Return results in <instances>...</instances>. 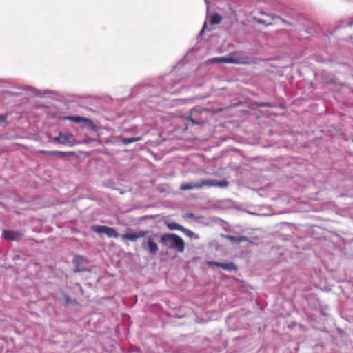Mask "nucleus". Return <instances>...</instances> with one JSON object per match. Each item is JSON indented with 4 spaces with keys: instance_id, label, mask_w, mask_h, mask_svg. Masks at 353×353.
I'll use <instances>...</instances> for the list:
<instances>
[{
    "instance_id": "f257e3e1",
    "label": "nucleus",
    "mask_w": 353,
    "mask_h": 353,
    "mask_svg": "<svg viewBox=\"0 0 353 353\" xmlns=\"http://www.w3.org/2000/svg\"><path fill=\"white\" fill-rule=\"evenodd\" d=\"M159 243L163 247L176 250L178 252H183L185 244L183 239L176 234L165 233L159 239Z\"/></svg>"
},
{
    "instance_id": "f03ea898",
    "label": "nucleus",
    "mask_w": 353,
    "mask_h": 353,
    "mask_svg": "<svg viewBox=\"0 0 353 353\" xmlns=\"http://www.w3.org/2000/svg\"><path fill=\"white\" fill-rule=\"evenodd\" d=\"M210 63H228L232 64L249 65L254 63L244 52H234L226 57H218L212 59Z\"/></svg>"
},
{
    "instance_id": "7ed1b4c3",
    "label": "nucleus",
    "mask_w": 353,
    "mask_h": 353,
    "mask_svg": "<svg viewBox=\"0 0 353 353\" xmlns=\"http://www.w3.org/2000/svg\"><path fill=\"white\" fill-rule=\"evenodd\" d=\"M228 186V181L226 179L218 181L214 179H203L195 183H182L180 186L181 190H189L192 189H201L204 187H219L221 188H226Z\"/></svg>"
},
{
    "instance_id": "20e7f679",
    "label": "nucleus",
    "mask_w": 353,
    "mask_h": 353,
    "mask_svg": "<svg viewBox=\"0 0 353 353\" xmlns=\"http://www.w3.org/2000/svg\"><path fill=\"white\" fill-rule=\"evenodd\" d=\"M50 142H55L58 143L62 145L65 144H70L73 145L75 142L74 139H73V136L70 133H65L62 134L61 132L59 133V135L54 137H50L49 139Z\"/></svg>"
},
{
    "instance_id": "39448f33",
    "label": "nucleus",
    "mask_w": 353,
    "mask_h": 353,
    "mask_svg": "<svg viewBox=\"0 0 353 353\" xmlns=\"http://www.w3.org/2000/svg\"><path fill=\"white\" fill-rule=\"evenodd\" d=\"M92 230L96 233H104L109 238H117L119 236V233L115 229L108 226L93 225Z\"/></svg>"
},
{
    "instance_id": "423d86ee",
    "label": "nucleus",
    "mask_w": 353,
    "mask_h": 353,
    "mask_svg": "<svg viewBox=\"0 0 353 353\" xmlns=\"http://www.w3.org/2000/svg\"><path fill=\"white\" fill-rule=\"evenodd\" d=\"M65 119L69 120L75 123L83 122L85 125L91 130H96L97 127L94 123L89 119L84 118L79 116H68L65 117Z\"/></svg>"
},
{
    "instance_id": "0eeeda50",
    "label": "nucleus",
    "mask_w": 353,
    "mask_h": 353,
    "mask_svg": "<svg viewBox=\"0 0 353 353\" xmlns=\"http://www.w3.org/2000/svg\"><path fill=\"white\" fill-rule=\"evenodd\" d=\"M141 246L152 255L156 254L159 250V247L152 236H148L147 241H143Z\"/></svg>"
},
{
    "instance_id": "6e6552de",
    "label": "nucleus",
    "mask_w": 353,
    "mask_h": 353,
    "mask_svg": "<svg viewBox=\"0 0 353 353\" xmlns=\"http://www.w3.org/2000/svg\"><path fill=\"white\" fill-rule=\"evenodd\" d=\"M148 233V230H139L137 233H125L121 236V239L135 242L138 239L146 236Z\"/></svg>"
},
{
    "instance_id": "1a4fd4ad",
    "label": "nucleus",
    "mask_w": 353,
    "mask_h": 353,
    "mask_svg": "<svg viewBox=\"0 0 353 353\" xmlns=\"http://www.w3.org/2000/svg\"><path fill=\"white\" fill-rule=\"evenodd\" d=\"M3 234L5 239L10 241L19 240L23 236L22 232L13 230H3Z\"/></svg>"
},
{
    "instance_id": "9d476101",
    "label": "nucleus",
    "mask_w": 353,
    "mask_h": 353,
    "mask_svg": "<svg viewBox=\"0 0 353 353\" xmlns=\"http://www.w3.org/2000/svg\"><path fill=\"white\" fill-rule=\"evenodd\" d=\"M210 265H214L217 267L221 268L223 270H228V271H236L237 270V267L234 263H219V262H210Z\"/></svg>"
},
{
    "instance_id": "9b49d317",
    "label": "nucleus",
    "mask_w": 353,
    "mask_h": 353,
    "mask_svg": "<svg viewBox=\"0 0 353 353\" xmlns=\"http://www.w3.org/2000/svg\"><path fill=\"white\" fill-rule=\"evenodd\" d=\"M83 261V258L81 256L76 255L73 259V263L75 264V272H80V264Z\"/></svg>"
},
{
    "instance_id": "f8f14e48",
    "label": "nucleus",
    "mask_w": 353,
    "mask_h": 353,
    "mask_svg": "<svg viewBox=\"0 0 353 353\" xmlns=\"http://www.w3.org/2000/svg\"><path fill=\"white\" fill-rule=\"evenodd\" d=\"M141 139H142V138L141 137H132V138H123L121 139V142L124 145H128V144L133 143V142L141 141Z\"/></svg>"
},
{
    "instance_id": "ddd939ff",
    "label": "nucleus",
    "mask_w": 353,
    "mask_h": 353,
    "mask_svg": "<svg viewBox=\"0 0 353 353\" xmlns=\"http://www.w3.org/2000/svg\"><path fill=\"white\" fill-rule=\"evenodd\" d=\"M222 21V17L219 14H214L210 20V24H220Z\"/></svg>"
},
{
    "instance_id": "4468645a",
    "label": "nucleus",
    "mask_w": 353,
    "mask_h": 353,
    "mask_svg": "<svg viewBox=\"0 0 353 353\" xmlns=\"http://www.w3.org/2000/svg\"><path fill=\"white\" fill-rule=\"evenodd\" d=\"M167 227L168 228H169L170 230H181L182 228H183V226L179 223H169L167 224Z\"/></svg>"
},
{
    "instance_id": "2eb2a0df",
    "label": "nucleus",
    "mask_w": 353,
    "mask_h": 353,
    "mask_svg": "<svg viewBox=\"0 0 353 353\" xmlns=\"http://www.w3.org/2000/svg\"><path fill=\"white\" fill-rule=\"evenodd\" d=\"M228 239H230L232 241H236L238 243L245 241L248 240V238L246 236H239L238 238H236V237L232 236H229Z\"/></svg>"
},
{
    "instance_id": "dca6fc26",
    "label": "nucleus",
    "mask_w": 353,
    "mask_h": 353,
    "mask_svg": "<svg viewBox=\"0 0 353 353\" xmlns=\"http://www.w3.org/2000/svg\"><path fill=\"white\" fill-rule=\"evenodd\" d=\"M67 152H61V151H51L50 155H56L61 157H65L67 155Z\"/></svg>"
},
{
    "instance_id": "f3484780",
    "label": "nucleus",
    "mask_w": 353,
    "mask_h": 353,
    "mask_svg": "<svg viewBox=\"0 0 353 353\" xmlns=\"http://www.w3.org/2000/svg\"><path fill=\"white\" fill-rule=\"evenodd\" d=\"M181 231L189 237H192L194 236V232L192 231L185 228L183 226Z\"/></svg>"
},
{
    "instance_id": "a211bd4d",
    "label": "nucleus",
    "mask_w": 353,
    "mask_h": 353,
    "mask_svg": "<svg viewBox=\"0 0 353 353\" xmlns=\"http://www.w3.org/2000/svg\"><path fill=\"white\" fill-rule=\"evenodd\" d=\"M260 107H270V105L268 103H261L259 105Z\"/></svg>"
},
{
    "instance_id": "6ab92c4d",
    "label": "nucleus",
    "mask_w": 353,
    "mask_h": 353,
    "mask_svg": "<svg viewBox=\"0 0 353 353\" xmlns=\"http://www.w3.org/2000/svg\"><path fill=\"white\" fill-rule=\"evenodd\" d=\"M207 28V23L205 22L204 24H203V28L201 31V34H203V32L206 30Z\"/></svg>"
},
{
    "instance_id": "aec40b11",
    "label": "nucleus",
    "mask_w": 353,
    "mask_h": 353,
    "mask_svg": "<svg viewBox=\"0 0 353 353\" xmlns=\"http://www.w3.org/2000/svg\"><path fill=\"white\" fill-rule=\"evenodd\" d=\"M188 119L193 124H197L198 123L196 122L192 118V116H190Z\"/></svg>"
},
{
    "instance_id": "412c9836",
    "label": "nucleus",
    "mask_w": 353,
    "mask_h": 353,
    "mask_svg": "<svg viewBox=\"0 0 353 353\" xmlns=\"http://www.w3.org/2000/svg\"><path fill=\"white\" fill-rule=\"evenodd\" d=\"M51 151H46V150H40L39 152L41 154H50Z\"/></svg>"
},
{
    "instance_id": "4be33fe9",
    "label": "nucleus",
    "mask_w": 353,
    "mask_h": 353,
    "mask_svg": "<svg viewBox=\"0 0 353 353\" xmlns=\"http://www.w3.org/2000/svg\"><path fill=\"white\" fill-rule=\"evenodd\" d=\"M6 119V117L3 115H0V122H4Z\"/></svg>"
},
{
    "instance_id": "5701e85b",
    "label": "nucleus",
    "mask_w": 353,
    "mask_h": 353,
    "mask_svg": "<svg viewBox=\"0 0 353 353\" xmlns=\"http://www.w3.org/2000/svg\"><path fill=\"white\" fill-rule=\"evenodd\" d=\"M259 23H263V21L262 20H259Z\"/></svg>"
}]
</instances>
